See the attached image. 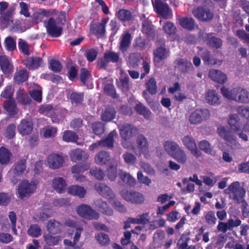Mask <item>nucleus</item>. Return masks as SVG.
Masks as SVG:
<instances>
[{"label":"nucleus","mask_w":249,"mask_h":249,"mask_svg":"<svg viewBox=\"0 0 249 249\" xmlns=\"http://www.w3.org/2000/svg\"><path fill=\"white\" fill-rule=\"evenodd\" d=\"M69 156L71 161L75 162L84 161L89 158V154L79 148L71 150Z\"/></svg>","instance_id":"a211bd4d"},{"label":"nucleus","mask_w":249,"mask_h":249,"mask_svg":"<svg viewBox=\"0 0 249 249\" xmlns=\"http://www.w3.org/2000/svg\"><path fill=\"white\" fill-rule=\"evenodd\" d=\"M163 145L165 151L171 157L179 163L185 162L186 157L185 152L175 142L166 141Z\"/></svg>","instance_id":"f03ea898"},{"label":"nucleus","mask_w":249,"mask_h":249,"mask_svg":"<svg viewBox=\"0 0 249 249\" xmlns=\"http://www.w3.org/2000/svg\"><path fill=\"white\" fill-rule=\"evenodd\" d=\"M220 90L221 93L225 98L238 102L240 88H233L229 90L228 88L223 86Z\"/></svg>","instance_id":"412c9836"},{"label":"nucleus","mask_w":249,"mask_h":249,"mask_svg":"<svg viewBox=\"0 0 249 249\" xmlns=\"http://www.w3.org/2000/svg\"><path fill=\"white\" fill-rule=\"evenodd\" d=\"M4 43L5 48L9 51H13L16 48V40L11 36H8L6 37Z\"/></svg>","instance_id":"0e129e2a"},{"label":"nucleus","mask_w":249,"mask_h":249,"mask_svg":"<svg viewBox=\"0 0 249 249\" xmlns=\"http://www.w3.org/2000/svg\"><path fill=\"white\" fill-rule=\"evenodd\" d=\"M166 49L163 46L156 48L153 52L154 60L157 63L160 62L166 58Z\"/></svg>","instance_id":"4c0bfd02"},{"label":"nucleus","mask_w":249,"mask_h":249,"mask_svg":"<svg viewBox=\"0 0 249 249\" xmlns=\"http://www.w3.org/2000/svg\"><path fill=\"white\" fill-rule=\"evenodd\" d=\"M33 128V124L31 120L28 118L22 119L18 125V130L22 135L30 134Z\"/></svg>","instance_id":"f3484780"},{"label":"nucleus","mask_w":249,"mask_h":249,"mask_svg":"<svg viewBox=\"0 0 249 249\" xmlns=\"http://www.w3.org/2000/svg\"><path fill=\"white\" fill-rule=\"evenodd\" d=\"M28 79V73L26 69H22L17 72L14 77L15 81L18 83H22Z\"/></svg>","instance_id":"c03bdc74"},{"label":"nucleus","mask_w":249,"mask_h":249,"mask_svg":"<svg viewBox=\"0 0 249 249\" xmlns=\"http://www.w3.org/2000/svg\"><path fill=\"white\" fill-rule=\"evenodd\" d=\"M238 102L244 103H249V92L240 88Z\"/></svg>","instance_id":"774afa93"},{"label":"nucleus","mask_w":249,"mask_h":249,"mask_svg":"<svg viewBox=\"0 0 249 249\" xmlns=\"http://www.w3.org/2000/svg\"><path fill=\"white\" fill-rule=\"evenodd\" d=\"M17 99L18 102L22 105H29L31 102V99L25 92H19L17 93Z\"/></svg>","instance_id":"4d7b16f0"},{"label":"nucleus","mask_w":249,"mask_h":249,"mask_svg":"<svg viewBox=\"0 0 249 249\" xmlns=\"http://www.w3.org/2000/svg\"><path fill=\"white\" fill-rule=\"evenodd\" d=\"M209 77L213 81L220 84H224L227 81L226 74L220 70L211 69L209 72Z\"/></svg>","instance_id":"6ab92c4d"},{"label":"nucleus","mask_w":249,"mask_h":249,"mask_svg":"<svg viewBox=\"0 0 249 249\" xmlns=\"http://www.w3.org/2000/svg\"><path fill=\"white\" fill-rule=\"evenodd\" d=\"M41 229L38 225L32 224L28 229L27 233L30 236L37 237L41 235Z\"/></svg>","instance_id":"680f3d73"},{"label":"nucleus","mask_w":249,"mask_h":249,"mask_svg":"<svg viewBox=\"0 0 249 249\" xmlns=\"http://www.w3.org/2000/svg\"><path fill=\"white\" fill-rule=\"evenodd\" d=\"M107 175L110 181H114L117 177V168L116 165H109L106 170Z\"/></svg>","instance_id":"6e6d98bb"},{"label":"nucleus","mask_w":249,"mask_h":249,"mask_svg":"<svg viewBox=\"0 0 249 249\" xmlns=\"http://www.w3.org/2000/svg\"><path fill=\"white\" fill-rule=\"evenodd\" d=\"M104 91L107 95L110 96L113 99H117L119 97L112 84L108 83L105 85L104 87Z\"/></svg>","instance_id":"37998d69"},{"label":"nucleus","mask_w":249,"mask_h":249,"mask_svg":"<svg viewBox=\"0 0 249 249\" xmlns=\"http://www.w3.org/2000/svg\"><path fill=\"white\" fill-rule=\"evenodd\" d=\"M140 19L142 21V33L146 35L147 38L154 37L155 29L152 22L146 18L144 14H142L140 16Z\"/></svg>","instance_id":"9b49d317"},{"label":"nucleus","mask_w":249,"mask_h":249,"mask_svg":"<svg viewBox=\"0 0 249 249\" xmlns=\"http://www.w3.org/2000/svg\"><path fill=\"white\" fill-rule=\"evenodd\" d=\"M89 172L91 175H93L96 179L99 180H103L105 176L103 170L97 167L90 169Z\"/></svg>","instance_id":"69168bd1"},{"label":"nucleus","mask_w":249,"mask_h":249,"mask_svg":"<svg viewBox=\"0 0 249 249\" xmlns=\"http://www.w3.org/2000/svg\"><path fill=\"white\" fill-rule=\"evenodd\" d=\"M70 99L72 104L76 106L81 105L84 101V93L72 92L70 95Z\"/></svg>","instance_id":"49530a36"},{"label":"nucleus","mask_w":249,"mask_h":249,"mask_svg":"<svg viewBox=\"0 0 249 249\" xmlns=\"http://www.w3.org/2000/svg\"><path fill=\"white\" fill-rule=\"evenodd\" d=\"M193 13L196 18L203 21H209L213 17V13L206 6H198L194 9Z\"/></svg>","instance_id":"6e6552de"},{"label":"nucleus","mask_w":249,"mask_h":249,"mask_svg":"<svg viewBox=\"0 0 249 249\" xmlns=\"http://www.w3.org/2000/svg\"><path fill=\"white\" fill-rule=\"evenodd\" d=\"M148 44L147 39L143 38L140 36L135 38L133 44V47L137 50L142 51L144 50Z\"/></svg>","instance_id":"79ce46f5"},{"label":"nucleus","mask_w":249,"mask_h":249,"mask_svg":"<svg viewBox=\"0 0 249 249\" xmlns=\"http://www.w3.org/2000/svg\"><path fill=\"white\" fill-rule=\"evenodd\" d=\"M95 162L100 165L106 164L110 160L109 154L105 151H101L94 158Z\"/></svg>","instance_id":"c9c22d12"},{"label":"nucleus","mask_w":249,"mask_h":249,"mask_svg":"<svg viewBox=\"0 0 249 249\" xmlns=\"http://www.w3.org/2000/svg\"><path fill=\"white\" fill-rule=\"evenodd\" d=\"M26 168V158L23 157L16 161L13 165V173L15 175L23 174Z\"/></svg>","instance_id":"bb28decb"},{"label":"nucleus","mask_w":249,"mask_h":249,"mask_svg":"<svg viewBox=\"0 0 249 249\" xmlns=\"http://www.w3.org/2000/svg\"><path fill=\"white\" fill-rule=\"evenodd\" d=\"M224 191L226 194H231L230 197L236 203L242 204L241 207L242 216L245 218L249 217V211L247 208L248 203L244 199L246 191L243 187L240 186L239 182L234 181L231 183Z\"/></svg>","instance_id":"f257e3e1"},{"label":"nucleus","mask_w":249,"mask_h":249,"mask_svg":"<svg viewBox=\"0 0 249 249\" xmlns=\"http://www.w3.org/2000/svg\"><path fill=\"white\" fill-rule=\"evenodd\" d=\"M217 132L219 136L228 142L229 146L232 149H239L240 144L236 136L227 126L221 125L218 127Z\"/></svg>","instance_id":"7ed1b4c3"},{"label":"nucleus","mask_w":249,"mask_h":249,"mask_svg":"<svg viewBox=\"0 0 249 249\" xmlns=\"http://www.w3.org/2000/svg\"><path fill=\"white\" fill-rule=\"evenodd\" d=\"M92 132L97 136H100L104 133V124L100 122L92 123L91 125Z\"/></svg>","instance_id":"a18cd8bd"},{"label":"nucleus","mask_w":249,"mask_h":249,"mask_svg":"<svg viewBox=\"0 0 249 249\" xmlns=\"http://www.w3.org/2000/svg\"><path fill=\"white\" fill-rule=\"evenodd\" d=\"M46 228L50 234H56L61 232L63 224L55 219H50L47 223Z\"/></svg>","instance_id":"4be33fe9"},{"label":"nucleus","mask_w":249,"mask_h":249,"mask_svg":"<svg viewBox=\"0 0 249 249\" xmlns=\"http://www.w3.org/2000/svg\"><path fill=\"white\" fill-rule=\"evenodd\" d=\"M18 47L19 50L23 54L28 56L31 54L29 45L26 41L20 38L18 42Z\"/></svg>","instance_id":"bf43d9fd"},{"label":"nucleus","mask_w":249,"mask_h":249,"mask_svg":"<svg viewBox=\"0 0 249 249\" xmlns=\"http://www.w3.org/2000/svg\"><path fill=\"white\" fill-rule=\"evenodd\" d=\"M207 224L211 226L216 224L217 219L215 216V213L213 211H209L205 217Z\"/></svg>","instance_id":"338daca9"},{"label":"nucleus","mask_w":249,"mask_h":249,"mask_svg":"<svg viewBox=\"0 0 249 249\" xmlns=\"http://www.w3.org/2000/svg\"><path fill=\"white\" fill-rule=\"evenodd\" d=\"M206 100L211 105L217 106L220 104L219 96L214 89H209L206 94Z\"/></svg>","instance_id":"c756f323"},{"label":"nucleus","mask_w":249,"mask_h":249,"mask_svg":"<svg viewBox=\"0 0 249 249\" xmlns=\"http://www.w3.org/2000/svg\"><path fill=\"white\" fill-rule=\"evenodd\" d=\"M134 110L138 114L143 116L147 120L151 117L152 113L150 110L140 102L136 105Z\"/></svg>","instance_id":"473e14b6"},{"label":"nucleus","mask_w":249,"mask_h":249,"mask_svg":"<svg viewBox=\"0 0 249 249\" xmlns=\"http://www.w3.org/2000/svg\"><path fill=\"white\" fill-rule=\"evenodd\" d=\"M115 17L122 22L132 21L134 17L132 13L125 9H120L115 13Z\"/></svg>","instance_id":"a878e982"},{"label":"nucleus","mask_w":249,"mask_h":249,"mask_svg":"<svg viewBox=\"0 0 249 249\" xmlns=\"http://www.w3.org/2000/svg\"><path fill=\"white\" fill-rule=\"evenodd\" d=\"M96 191L104 197L111 199L114 197V194L111 189L106 184L97 183L95 185Z\"/></svg>","instance_id":"aec40b11"},{"label":"nucleus","mask_w":249,"mask_h":249,"mask_svg":"<svg viewBox=\"0 0 249 249\" xmlns=\"http://www.w3.org/2000/svg\"><path fill=\"white\" fill-rule=\"evenodd\" d=\"M121 195L125 200L135 204H141L143 203L145 199L142 194L134 191H123Z\"/></svg>","instance_id":"1a4fd4ad"},{"label":"nucleus","mask_w":249,"mask_h":249,"mask_svg":"<svg viewBox=\"0 0 249 249\" xmlns=\"http://www.w3.org/2000/svg\"><path fill=\"white\" fill-rule=\"evenodd\" d=\"M131 35L128 33L126 32L122 35L120 42L119 43V50L122 53H125L131 44Z\"/></svg>","instance_id":"393cba45"},{"label":"nucleus","mask_w":249,"mask_h":249,"mask_svg":"<svg viewBox=\"0 0 249 249\" xmlns=\"http://www.w3.org/2000/svg\"><path fill=\"white\" fill-rule=\"evenodd\" d=\"M91 77L90 71L85 68H81L80 71V81L84 86L86 85L87 82Z\"/></svg>","instance_id":"603ef678"},{"label":"nucleus","mask_w":249,"mask_h":249,"mask_svg":"<svg viewBox=\"0 0 249 249\" xmlns=\"http://www.w3.org/2000/svg\"><path fill=\"white\" fill-rule=\"evenodd\" d=\"M116 113L115 109L113 107H108L103 113L101 116L102 119L105 122H109L115 118Z\"/></svg>","instance_id":"ea45409f"},{"label":"nucleus","mask_w":249,"mask_h":249,"mask_svg":"<svg viewBox=\"0 0 249 249\" xmlns=\"http://www.w3.org/2000/svg\"><path fill=\"white\" fill-rule=\"evenodd\" d=\"M49 233L44 234L43 237L46 244L49 246H54L57 245L60 239L59 236H53Z\"/></svg>","instance_id":"052dcab7"},{"label":"nucleus","mask_w":249,"mask_h":249,"mask_svg":"<svg viewBox=\"0 0 249 249\" xmlns=\"http://www.w3.org/2000/svg\"><path fill=\"white\" fill-rule=\"evenodd\" d=\"M201 58L204 63L207 65H214L216 64V60L211 57L210 52L205 50L201 54Z\"/></svg>","instance_id":"5fc2aeb1"},{"label":"nucleus","mask_w":249,"mask_h":249,"mask_svg":"<svg viewBox=\"0 0 249 249\" xmlns=\"http://www.w3.org/2000/svg\"><path fill=\"white\" fill-rule=\"evenodd\" d=\"M163 30L167 35H175L177 32V28L171 21L166 22L162 27Z\"/></svg>","instance_id":"864d4df0"},{"label":"nucleus","mask_w":249,"mask_h":249,"mask_svg":"<svg viewBox=\"0 0 249 249\" xmlns=\"http://www.w3.org/2000/svg\"><path fill=\"white\" fill-rule=\"evenodd\" d=\"M136 143L141 153L145 154L144 157L147 158L146 154L148 152V145L145 137L142 134L138 135Z\"/></svg>","instance_id":"7c9ffc66"},{"label":"nucleus","mask_w":249,"mask_h":249,"mask_svg":"<svg viewBox=\"0 0 249 249\" xmlns=\"http://www.w3.org/2000/svg\"><path fill=\"white\" fill-rule=\"evenodd\" d=\"M99 211L104 214L112 216L113 214V210L109 205L106 202L99 200L96 204Z\"/></svg>","instance_id":"f704fd0d"},{"label":"nucleus","mask_w":249,"mask_h":249,"mask_svg":"<svg viewBox=\"0 0 249 249\" xmlns=\"http://www.w3.org/2000/svg\"><path fill=\"white\" fill-rule=\"evenodd\" d=\"M12 154L11 152L4 147L0 148V163L1 165L8 164L11 159Z\"/></svg>","instance_id":"58836bf2"},{"label":"nucleus","mask_w":249,"mask_h":249,"mask_svg":"<svg viewBox=\"0 0 249 249\" xmlns=\"http://www.w3.org/2000/svg\"><path fill=\"white\" fill-rule=\"evenodd\" d=\"M95 239L101 246H107L110 243V238L107 234L104 232H100L95 235Z\"/></svg>","instance_id":"8fccbe9b"},{"label":"nucleus","mask_w":249,"mask_h":249,"mask_svg":"<svg viewBox=\"0 0 249 249\" xmlns=\"http://www.w3.org/2000/svg\"><path fill=\"white\" fill-rule=\"evenodd\" d=\"M119 177L120 179L119 183L126 187H134L136 184V180L129 173L122 170L119 172Z\"/></svg>","instance_id":"dca6fc26"},{"label":"nucleus","mask_w":249,"mask_h":249,"mask_svg":"<svg viewBox=\"0 0 249 249\" xmlns=\"http://www.w3.org/2000/svg\"><path fill=\"white\" fill-rule=\"evenodd\" d=\"M152 3L155 11L163 19H168L172 17V10L167 3L161 0H155Z\"/></svg>","instance_id":"0eeeda50"},{"label":"nucleus","mask_w":249,"mask_h":249,"mask_svg":"<svg viewBox=\"0 0 249 249\" xmlns=\"http://www.w3.org/2000/svg\"><path fill=\"white\" fill-rule=\"evenodd\" d=\"M22 64L29 70H36L41 67L43 59L40 57H28L22 61Z\"/></svg>","instance_id":"4468645a"},{"label":"nucleus","mask_w":249,"mask_h":249,"mask_svg":"<svg viewBox=\"0 0 249 249\" xmlns=\"http://www.w3.org/2000/svg\"><path fill=\"white\" fill-rule=\"evenodd\" d=\"M76 211L78 215L88 220H98L100 217L99 213L87 204H82L78 206Z\"/></svg>","instance_id":"20e7f679"},{"label":"nucleus","mask_w":249,"mask_h":249,"mask_svg":"<svg viewBox=\"0 0 249 249\" xmlns=\"http://www.w3.org/2000/svg\"><path fill=\"white\" fill-rule=\"evenodd\" d=\"M0 69L5 75H9L14 71V66L8 56L0 55Z\"/></svg>","instance_id":"2eb2a0df"},{"label":"nucleus","mask_w":249,"mask_h":249,"mask_svg":"<svg viewBox=\"0 0 249 249\" xmlns=\"http://www.w3.org/2000/svg\"><path fill=\"white\" fill-rule=\"evenodd\" d=\"M16 125L15 124H10L6 127L4 130L5 137L8 140L13 139L16 135Z\"/></svg>","instance_id":"de8ad7c7"},{"label":"nucleus","mask_w":249,"mask_h":249,"mask_svg":"<svg viewBox=\"0 0 249 249\" xmlns=\"http://www.w3.org/2000/svg\"><path fill=\"white\" fill-rule=\"evenodd\" d=\"M228 124L234 133L241 130L242 123L238 115L236 114L231 115L228 120Z\"/></svg>","instance_id":"cd10ccee"},{"label":"nucleus","mask_w":249,"mask_h":249,"mask_svg":"<svg viewBox=\"0 0 249 249\" xmlns=\"http://www.w3.org/2000/svg\"><path fill=\"white\" fill-rule=\"evenodd\" d=\"M202 38L210 47L219 49L222 46V40L220 38L213 36V33H205L202 35Z\"/></svg>","instance_id":"f8f14e48"},{"label":"nucleus","mask_w":249,"mask_h":249,"mask_svg":"<svg viewBox=\"0 0 249 249\" xmlns=\"http://www.w3.org/2000/svg\"><path fill=\"white\" fill-rule=\"evenodd\" d=\"M45 28L48 35L52 37H58L63 33V27L54 21V18L51 17L45 23Z\"/></svg>","instance_id":"423d86ee"},{"label":"nucleus","mask_w":249,"mask_h":249,"mask_svg":"<svg viewBox=\"0 0 249 249\" xmlns=\"http://www.w3.org/2000/svg\"><path fill=\"white\" fill-rule=\"evenodd\" d=\"M15 10V8L13 7L8 8L0 18L1 22L5 25L9 24L10 22L13 23Z\"/></svg>","instance_id":"e433bc0d"},{"label":"nucleus","mask_w":249,"mask_h":249,"mask_svg":"<svg viewBox=\"0 0 249 249\" xmlns=\"http://www.w3.org/2000/svg\"><path fill=\"white\" fill-rule=\"evenodd\" d=\"M64 160L61 155L57 154H52L47 158L48 166L53 169H56L62 167Z\"/></svg>","instance_id":"ddd939ff"},{"label":"nucleus","mask_w":249,"mask_h":249,"mask_svg":"<svg viewBox=\"0 0 249 249\" xmlns=\"http://www.w3.org/2000/svg\"><path fill=\"white\" fill-rule=\"evenodd\" d=\"M129 78L127 76L121 78L119 80H117L116 85L117 87L120 89L122 92L128 91L129 89Z\"/></svg>","instance_id":"a19ab883"},{"label":"nucleus","mask_w":249,"mask_h":249,"mask_svg":"<svg viewBox=\"0 0 249 249\" xmlns=\"http://www.w3.org/2000/svg\"><path fill=\"white\" fill-rule=\"evenodd\" d=\"M136 129L131 124H124L120 129V134L123 140H127L132 137L134 130Z\"/></svg>","instance_id":"b1692460"},{"label":"nucleus","mask_w":249,"mask_h":249,"mask_svg":"<svg viewBox=\"0 0 249 249\" xmlns=\"http://www.w3.org/2000/svg\"><path fill=\"white\" fill-rule=\"evenodd\" d=\"M3 108L11 116L16 115L18 109L15 99L6 100L3 104Z\"/></svg>","instance_id":"c85d7f7f"},{"label":"nucleus","mask_w":249,"mask_h":249,"mask_svg":"<svg viewBox=\"0 0 249 249\" xmlns=\"http://www.w3.org/2000/svg\"><path fill=\"white\" fill-rule=\"evenodd\" d=\"M188 149L191 150L192 153L196 157H199L201 155L200 152L197 149L195 142L194 140L188 136Z\"/></svg>","instance_id":"e2e57ef3"},{"label":"nucleus","mask_w":249,"mask_h":249,"mask_svg":"<svg viewBox=\"0 0 249 249\" xmlns=\"http://www.w3.org/2000/svg\"><path fill=\"white\" fill-rule=\"evenodd\" d=\"M78 139V136L74 132L66 130L64 132L63 140L66 142H75Z\"/></svg>","instance_id":"09e8293b"},{"label":"nucleus","mask_w":249,"mask_h":249,"mask_svg":"<svg viewBox=\"0 0 249 249\" xmlns=\"http://www.w3.org/2000/svg\"><path fill=\"white\" fill-rule=\"evenodd\" d=\"M116 135H117V133L115 130L111 131L107 138L93 143L92 144L93 148L95 149L100 147L113 149L114 147V137Z\"/></svg>","instance_id":"9d476101"},{"label":"nucleus","mask_w":249,"mask_h":249,"mask_svg":"<svg viewBox=\"0 0 249 249\" xmlns=\"http://www.w3.org/2000/svg\"><path fill=\"white\" fill-rule=\"evenodd\" d=\"M208 113L207 109H196L193 112L189 118V121L191 124H197L200 123L203 118H206L205 114Z\"/></svg>","instance_id":"5701e85b"},{"label":"nucleus","mask_w":249,"mask_h":249,"mask_svg":"<svg viewBox=\"0 0 249 249\" xmlns=\"http://www.w3.org/2000/svg\"><path fill=\"white\" fill-rule=\"evenodd\" d=\"M146 90L151 94H155L157 92V82L154 78H150L146 83Z\"/></svg>","instance_id":"3c124183"},{"label":"nucleus","mask_w":249,"mask_h":249,"mask_svg":"<svg viewBox=\"0 0 249 249\" xmlns=\"http://www.w3.org/2000/svg\"><path fill=\"white\" fill-rule=\"evenodd\" d=\"M36 188V185L34 182H29L28 180H22L18 186L19 197L22 199L30 196L35 192Z\"/></svg>","instance_id":"39448f33"},{"label":"nucleus","mask_w":249,"mask_h":249,"mask_svg":"<svg viewBox=\"0 0 249 249\" xmlns=\"http://www.w3.org/2000/svg\"><path fill=\"white\" fill-rule=\"evenodd\" d=\"M98 51L94 48L87 49L85 52V56L89 62H92L96 59L98 55Z\"/></svg>","instance_id":"13d9d810"},{"label":"nucleus","mask_w":249,"mask_h":249,"mask_svg":"<svg viewBox=\"0 0 249 249\" xmlns=\"http://www.w3.org/2000/svg\"><path fill=\"white\" fill-rule=\"evenodd\" d=\"M68 191L70 194L77 196L81 198L84 197L87 193L86 189L83 187L77 185L69 187Z\"/></svg>","instance_id":"72a5a7b5"},{"label":"nucleus","mask_w":249,"mask_h":249,"mask_svg":"<svg viewBox=\"0 0 249 249\" xmlns=\"http://www.w3.org/2000/svg\"><path fill=\"white\" fill-rule=\"evenodd\" d=\"M52 185L57 192L62 193L65 191L67 184L65 180L62 177H57L53 179Z\"/></svg>","instance_id":"2f4dec72"}]
</instances>
